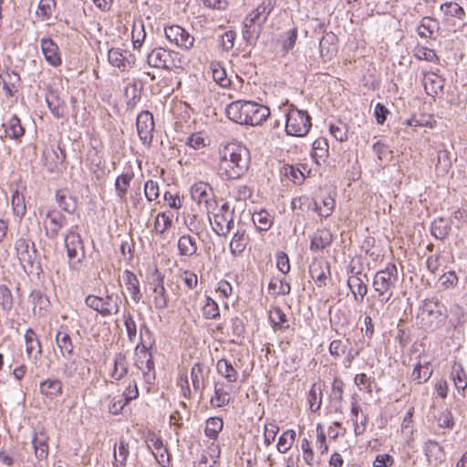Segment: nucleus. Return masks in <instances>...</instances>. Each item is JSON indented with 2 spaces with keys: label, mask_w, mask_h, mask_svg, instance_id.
I'll return each instance as SVG.
<instances>
[{
  "label": "nucleus",
  "mask_w": 467,
  "mask_h": 467,
  "mask_svg": "<svg viewBox=\"0 0 467 467\" xmlns=\"http://www.w3.org/2000/svg\"><path fill=\"white\" fill-rule=\"evenodd\" d=\"M218 174L223 180H236L241 178L249 169V150L236 142L226 144L220 150Z\"/></svg>",
  "instance_id": "obj_1"
},
{
  "label": "nucleus",
  "mask_w": 467,
  "mask_h": 467,
  "mask_svg": "<svg viewBox=\"0 0 467 467\" xmlns=\"http://www.w3.org/2000/svg\"><path fill=\"white\" fill-rule=\"evenodd\" d=\"M398 279V268L393 263H388L384 269L376 272L372 286L380 302L388 303L391 299Z\"/></svg>",
  "instance_id": "obj_2"
},
{
  "label": "nucleus",
  "mask_w": 467,
  "mask_h": 467,
  "mask_svg": "<svg viewBox=\"0 0 467 467\" xmlns=\"http://www.w3.org/2000/svg\"><path fill=\"white\" fill-rule=\"evenodd\" d=\"M68 265L72 270H79L86 259V250L81 235L78 233V225L71 226L64 236Z\"/></svg>",
  "instance_id": "obj_3"
},
{
  "label": "nucleus",
  "mask_w": 467,
  "mask_h": 467,
  "mask_svg": "<svg viewBox=\"0 0 467 467\" xmlns=\"http://www.w3.org/2000/svg\"><path fill=\"white\" fill-rule=\"evenodd\" d=\"M285 119V131L290 136L304 137L312 126L311 117L307 111L298 109L295 105L289 106Z\"/></svg>",
  "instance_id": "obj_4"
},
{
  "label": "nucleus",
  "mask_w": 467,
  "mask_h": 467,
  "mask_svg": "<svg viewBox=\"0 0 467 467\" xmlns=\"http://www.w3.org/2000/svg\"><path fill=\"white\" fill-rule=\"evenodd\" d=\"M421 311L422 319L426 320L431 330L441 327L448 317L446 306L434 297L427 298L423 301Z\"/></svg>",
  "instance_id": "obj_5"
},
{
  "label": "nucleus",
  "mask_w": 467,
  "mask_h": 467,
  "mask_svg": "<svg viewBox=\"0 0 467 467\" xmlns=\"http://www.w3.org/2000/svg\"><path fill=\"white\" fill-rule=\"evenodd\" d=\"M85 303L102 317H109L119 312L121 301L119 296L115 294H108L105 297L88 295Z\"/></svg>",
  "instance_id": "obj_6"
},
{
  "label": "nucleus",
  "mask_w": 467,
  "mask_h": 467,
  "mask_svg": "<svg viewBox=\"0 0 467 467\" xmlns=\"http://www.w3.org/2000/svg\"><path fill=\"white\" fill-rule=\"evenodd\" d=\"M66 222V216L59 211L55 209L47 211L43 222L45 235L50 240H57Z\"/></svg>",
  "instance_id": "obj_7"
},
{
  "label": "nucleus",
  "mask_w": 467,
  "mask_h": 467,
  "mask_svg": "<svg viewBox=\"0 0 467 467\" xmlns=\"http://www.w3.org/2000/svg\"><path fill=\"white\" fill-rule=\"evenodd\" d=\"M166 38L177 47L188 50L193 47L194 37L183 27L172 25L164 28Z\"/></svg>",
  "instance_id": "obj_8"
},
{
  "label": "nucleus",
  "mask_w": 467,
  "mask_h": 467,
  "mask_svg": "<svg viewBox=\"0 0 467 467\" xmlns=\"http://www.w3.org/2000/svg\"><path fill=\"white\" fill-rule=\"evenodd\" d=\"M192 199L199 204L204 203L208 213L217 205L212 187L208 183L198 182L191 188Z\"/></svg>",
  "instance_id": "obj_9"
},
{
  "label": "nucleus",
  "mask_w": 467,
  "mask_h": 467,
  "mask_svg": "<svg viewBox=\"0 0 467 467\" xmlns=\"http://www.w3.org/2000/svg\"><path fill=\"white\" fill-rule=\"evenodd\" d=\"M15 248L20 263L24 266L26 264L32 267L38 254L34 242L30 239L20 237L16 241Z\"/></svg>",
  "instance_id": "obj_10"
},
{
  "label": "nucleus",
  "mask_w": 467,
  "mask_h": 467,
  "mask_svg": "<svg viewBox=\"0 0 467 467\" xmlns=\"http://www.w3.org/2000/svg\"><path fill=\"white\" fill-rule=\"evenodd\" d=\"M137 131L140 140L144 144L150 145L153 139L154 120L153 115L148 111H141L137 116Z\"/></svg>",
  "instance_id": "obj_11"
},
{
  "label": "nucleus",
  "mask_w": 467,
  "mask_h": 467,
  "mask_svg": "<svg viewBox=\"0 0 467 467\" xmlns=\"http://www.w3.org/2000/svg\"><path fill=\"white\" fill-rule=\"evenodd\" d=\"M43 155L45 165L49 171H58L61 167H64L67 154L65 149L61 148L59 144L47 148Z\"/></svg>",
  "instance_id": "obj_12"
},
{
  "label": "nucleus",
  "mask_w": 467,
  "mask_h": 467,
  "mask_svg": "<svg viewBox=\"0 0 467 467\" xmlns=\"http://www.w3.org/2000/svg\"><path fill=\"white\" fill-rule=\"evenodd\" d=\"M63 374L66 378L76 380L83 379L89 373L87 359L72 358L63 365Z\"/></svg>",
  "instance_id": "obj_13"
},
{
  "label": "nucleus",
  "mask_w": 467,
  "mask_h": 467,
  "mask_svg": "<svg viewBox=\"0 0 467 467\" xmlns=\"http://www.w3.org/2000/svg\"><path fill=\"white\" fill-rule=\"evenodd\" d=\"M154 279L151 283L153 303L156 309H164L168 306V295L164 287V275L158 269L155 270Z\"/></svg>",
  "instance_id": "obj_14"
},
{
  "label": "nucleus",
  "mask_w": 467,
  "mask_h": 467,
  "mask_svg": "<svg viewBox=\"0 0 467 467\" xmlns=\"http://www.w3.org/2000/svg\"><path fill=\"white\" fill-rule=\"evenodd\" d=\"M108 60L111 66L124 72L128 70L130 64H134L135 58L127 50L112 47L108 52Z\"/></svg>",
  "instance_id": "obj_15"
},
{
  "label": "nucleus",
  "mask_w": 467,
  "mask_h": 467,
  "mask_svg": "<svg viewBox=\"0 0 467 467\" xmlns=\"http://www.w3.org/2000/svg\"><path fill=\"white\" fill-rule=\"evenodd\" d=\"M270 115L268 107L256 103L254 101H247V124L251 126L261 125Z\"/></svg>",
  "instance_id": "obj_16"
},
{
  "label": "nucleus",
  "mask_w": 467,
  "mask_h": 467,
  "mask_svg": "<svg viewBox=\"0 0 467 467\" xmlns=\"http://www.w3.org/2000/svg\"><path fill=\"white\" fill-rule=\"evenodd\" d=\"M308 272L318 287L325 286L326 280L331 275L329 263L323 260H313L309 265Z\"/></svg>",
  "instance_id": "obj_17"
},
{
  "label": "nucleus",
  "mask_w": 467,
  "mask_h": 467,
  "mask_svg": "<svg viewBox=\"0 0 467 467\" xmlns=\"http://www.w3.org/2000/svg\"><path fill=\"white\" fill-rule=\"evenodd\" d=\"M40 46L45 59L50 66L57 67L62 64L59 47L53 39L44 37L40 40Z\"/></svg>",
  "instance_id": "obj_18"
},
{
  "label": "nucleus",
  "mask_w": 467,
  "mask_h": 467,
  "mask_svg": "<svg viewBox=\"0 0 467 467\" xmlns=\"http://www.w3.org/2000/svg\"><path fill=\"white\" fill-rule=\"evenodd\" d=\"M227 117L241 125L247 124V101L236 100L230 103L225 109Z\"/></svg>",
  "instance_id": "obj_19"
},
{
  "label": "nucleus",
  "mask_w": 467,
  "mask_h": 467,
  "mask_svg": "<svg viewBox=\"0 0 467 467\" xmlns=\"http://www.w3.org/2000/svg\"><path fill=\"white\" fill-rule=\"evenodd\" d=\"M424 454L430 464L434 466L438 465L443 461L444 451L443 447L437 441L428 440L423 446Z\"/></svg>",
  "instance_id": "obj_20"
},
{
  "label": "nucleus",
  "mask_w": 467,
  "mask_h": 467,
  "mask_svg": "<svg viewBox=\"0 0 467 467\" xmlns=\"http://www.w3.org/2000/svg\"><path fill=\"white\" fill-rule=\"evenodd\" d=\"M150 347L151 345L148 347L145 343H141V347L138 349L140 352V359H145L144 365L148 368V370H144V381L147 384H153L155 380L154 362L152 355L149 351Z\"/></svg>",
  "instance_id": "obj_21"
},
{
  "label": "nucleus",
  "mask_w": 467,
  "mask_h": 467,
  "mask_svg": "<svg viewBox=\"0 0 467 467\" xmlns=\"http://www.w3.org/2000/svg\"><path fill=\"white\" fill-rule=\"evenodd\" d=\"M56 344L63 357H70L74 352V345L71 337L67 331V327L63 326L57 330L56 334Z\"/></svg>",
  "instance_id": "obj_22"
},
{
  "label": "nucleus",
  "mask_w": 467,
  "mask_h": 467,
  "mask_svg": "<svg viewBox=\"0 0 467 467\" xmlns=\"http://www.w3.org/2000/svg\"><path fill=\"white\" fill-rule=\"evenodd\" d=\"M424 88L429 96L435 97L442 91L445 79L434 72L425 74Z\"/></svg>",
  "instance_id": "obj_23"
},
{
  "label": "nucleus",
  "mask_w": 467,
  "mask_h": 467,
  "mask_svg": "<svg viewBox=\"0 0 467 467\" xmlns=\"http://www.w3.org/2000/svg\"><path fill=\"white\" fill-rule=\"evenodd\" d=\"M123 282L131 296V299L135 303H139L142 298V294L140 288V282L137 276L130 270L123 272Z\"/></svg>",
  "instance_id": "obj_24"
},
{
  "label": "nucleus",
  "mask_w": 467,
  "mask_h": 467,
  "mask_svg": "<svg viewBox=\"0 0 467 467\" xmlns=\"http://www.w3.org/2000/svg\"><path fill=\"white\" fill-rule=\"evenodd\" d=\"M214 231L219 235L226 236L234 228V210L230 213H218L214 214Z\"/></svg>",
  "instance_id": "obj_25"
},
{
  "label": "nucleus",
  "mask_w": 467,
  "mask_h": 467,
  "mask_svg": "<svg viewBox=\"0 0 467 467\" xmlns=\"http://www.w3.org/2000/svg\"><path fill=\"white\" fill-rule=\"evenodd\" d=\"M62 388L63 384L61 380L57 379H47L40 382L39 385L40 393L50 400H54L61 395Z\"/></svg>",
  "instance_id": "obj_26"
},
{
  "label": "nucleus",
  "mask_w": 467,
  "mask_h": 467,
  "mask_svg": "<svg viewBox=\"0 0 467 467\" xmlns=\"http://www.w3.org/2000/svg\"><path fill=\"white\" fill-rule=\"evenodd\" d=\"M451 378L458 391H462V395L465 396L467 389V374L460 362H454L451 367Z\"/></svg>",
  "instance_id": "obj_27"
},
{
  "label": "nucleus",
  "mask_w": 467,
  "mask_h": 467,
  "mask_svg": "<svg viewBox=\"0 0 467 467\" xmlns=\"http://www.w3.org/2000/svg\"><path fill=\"white\" fill-rule=\"evenodd\" d=\"M348 286L353 294L354 300L362 303L364 296L368 293V286L362 276H348Z\"/></svg>",
  "instance_id": "obj_28"
},
{
  "label": "nucleus",
  "mask_w": 467,
  "mask_h": 467,
  "mask_svg": "<svg viewBox=\"0 0 467 467\" xmlns=\"http://www.w3.org/2000/svg\"><path fill=\"white\" fill-rule=\"evenodd\" d=\"M56 201L59 207L69 214H73L78 208L77 198L70 195L67 190H58L56 193Z\"/></svg>",
  "instance_id": "obj_29"
},
{
  "label": "nucleus",
  "mask_w": 467,
  "mask_h": 467,
  "mask_svg": "<svg viewBox=\"0 0 467 467\" xmlns=\"http://www.w3.org/2000/svg\"><path fill=\"white\" fill-rule=\"evenodd\" d=\"M451 230V222L443 217H439L431 223V233L436 239L444 240Z\"/></svg>",
  "instance_id": "obj_30"
},
{
  "label": "nucleus",
  "mask_w": 467,
  "mask_h": 467,
  "mask_svg": "<svg viewBox=\"0 0 467 467\" xmlns=\"http://www.w3.org/2000/svg\"><path fill=\"white\" fill-rule=\"evenodd\" d=\"M30 300L33 304L34 314L44 317L50 304L47 296L39 290H34L30 294Z\"/></svg>",
  "instance_id": "obj_31"
},
{
  "label": "nucleus",
  "mask_w": 467,
  "mask_h": 467,
  "mask_svg": "<svg viewBox=\"0 0 467 467\" xmlns=\"http://www.w3.org/2000/svg\"><path fill=\"white\" fill-rule=\"evenodd\" d=\"M5 136L13 140H19L25 134V129L21 124L20 119L13 115L5 123L3 124Z\"/></svg>",
  "instance_id": "obj_32"
},
{
  "label": "nucleus",
  "mask_w": 467,
  "mask_h": 467,
  "mask_svg": "<svg viewBox=\"0 0 467 467\" xmlns=\"http://www.w3.org/2000/svg\"><path fill=\"white\" fill-rule=\"evenodd\" d=\"M48 437L44 431L34 433L32 444L35 450V455L38 460L46 459L48 455Z\"/></svg>",
  "instance_id": "obj_33"
},
{
  "label": "nucleus",
  "mask_w": 467,
  "mask_h": 467,
  "mask_svg": "<svg viewBox=\"0 0 467 467\" xmlns=\"http://www.w3.org/2000/svg\"><path fill=\"white\" fill-rule=\"evenodd\" d=\"M440 23L431 16H424L417 27V33L420 37L431 38L435 31L439 30Z\"/></svg>",
  "instance_id": "obj_34"
},
{
  "label": "nucleus",
  "mask_w": 467,
  "mask_h": 467,
  "mask_svg": "<svg viewBox=\"0 0 467 467\" xmlns=\"http://www.w3.org/2000/svg\"><path fill=\"white\" fill-rule=\"evenodd\" d=\"M432 372L430 362H418L413 368L410 379L417 384H422L431 377Z\"/></svg>",
  "instance_id": "obj_35"
},
{
  "label": "nucleus",
  "mask_w": 467,
  "mask_h": 467,
  "mask_svg": "<svg viewBox=\"0 0 467 467\" xmlns=\"http://www.w3.org/2000/svg\"><path fill=\"white\" fill-rule=\"evenodd\" d=\"M129 371V364L126 355L119 352L116 354L114 358V368L111 373V378L114 380H120L127 376Z\"/></svg>",
  "instance_id": "obj_36"
},
{
  "label": "nucleus",
  "mask_w": 467,
  "mask_h": 467,
  "mask_svg": "<svg viewBox=\"0 0 467 467\" xmlns=\"http://www.w3.org/2000/svg\"><path fill=\"white\" fill-rule=\"evenodd\" d=\"M332 242V234L329 231H318L317 232L310 242V250L313 252H317L323 250L327 246H328Z\"/></svg>",
  "instance_id": "obj_37"
},
{
  "label": "nucleus",
  "mask_w": 467,
  "mask_h": 467,
  "mask_svg": "<svg viewBox=\"0 0 467 467\" xmlns=\"http://www.w3.org/2000/svg\"><path fill=\"white\" fill-rule=\"evenodd\" d=\"M217 372L230 383L236 382L238 379V372L233 367L232 363L225 359L221 358L216 363Z\"/></svg>",
  "instance_id": "obj_38"
},
{
  "label": "nucleus",
  "mask_w": 467,
  "mask_h": 467,
  "mask_svg": "<svg viewBox=\"0 0 467 467\" xmlns=\"http://www.w3.org/2000/svg\"><path fill=\"white\" fill-rule=\"evenodd\" d=\"M178 249L181 255L192 256L196 254L198 246L192 236L184 234L179 238Z\"/></svg>",
  "instance_id": "obj_39"
},
{
  "label": "nucleus",
  "mask_w": 467,
  "mask_h": 467,
  "mask_svg": "<svg viewBox=\"0 0 467 467\" xmlns=\"http://www.w3.org/2000/svg\"><path fill=\"white\" fill-rule=\"evenodd\" d=\"M46 101L52 115L57 119L64 117L63 105L64 102L60 99L56 91H49L46 97Z\"/></svg>",
  "instance_id": "obj_40"
},
{
  "label": "nucleus",
  "mask_w": 467,
  "mask_h": 467,
  "mask_svg": "<svg viewBox=\"0 0 467 467\" xmlns=\"http://www.w3.org/2000/svg\"><path fill=\"white\" fill-rule=\"evenodd\" d=\"M323 387L324 383L316 382L312 385L308 392L307 400L310 406V410L314 412L320 409L322 403L321 392Z\"/></svg>",
  "instance_id": "obj_41"
},
{
  "label": "nucleus",
  "mask_w": 467,
  "mask_h": 467,
  "mask_svg": "<svg viewBox=\"0 0 467 467\" xmlns=\"http://www.w3.org/2000/svg\"><path fill=\"white\" fill-rule=\"evenodd\" d=\"M269 320L272 324L273 329L275 331L277 329L288 328V325H285L288 322L286 318V315L279 306L273 307L269 312Z\"/></svg>",
  "instance_id": "obj_42"
},
{
  "label": "nucleus",
  "mask_w": 467,
  "mask_h": 467,
  "mask_svg": "<svg viewBox=\"0 0 467 467\" xmlns=\"http://www.w3.org/2000/svg\"><path fill=\"white\" fill-rule=\"evenodd\" d=\"M163 62L161 63L162 69L172 70L174 68L182 67V60L180 54L175 51L163 49Z\"/></svg>",
  "instance_id": "obj_43"
},
{
  "label": "nucleus",
  "mask_w": 467,
  "mask_h": 467,
  "mask_svg": "<svg viewBox=\"0 0 467 467\" xmlns=\"http://www.w3.org/2000/svg\"><path fill=\"white\" fill-rule=\"evenodd\" d=\"M130 454L129 444L124 440H119L117 451V444L114 446V461L116 467H125Z\"/></svg>",
  "instance_id": "obj_44"
},
{
  "label": "nucleus",
  "mask_w": 467,
  "mask_h": 467,
  "mask_svg": "<svg viewBox=\"0 0 467 467\" xmlns=\"http://www.w3.org/2000/svg\"><path fill=\"white\" fill-rule=\"evenodd\" d=\"M275 5V0H264L252 13L257 17L260 24H264Z\"/></svg>",
  "instance_id": "obj_45"
},
{
  "label": "nucleus",
  "mask_w": 467,
  "mask_h": 467,
  "mask_svg": "<svg viewBox=\"0 0 467 467\" xmlns=\"http://www.w3.org/2000/svg\"><path fill=\"white\" fill-rule=\"evenodd\" d=\"M252 220L259 231H267L273 223L271 215L265 210L254 213Z\"/></svg>",
  "instance_id": "obj_46"
},
{
  "label": "nucleus",
  "mask_w": 467,
  "mask_h": 467,
  "mask_svg": "<svg viewBox=\"0 0 467 467\" xmlns=\"http://www.w3.org/2000/svg\"><path fill=\"white\" fill-rule=\"evenodd\" d=\"M223 421L219 417H211L207 420L206 427L204 430L205 435L215 440L218 437L219 432L223 430Z\"/></svg>",
  "instance_id": "obj_47"
},
{
  "label": "nucleus",
  "mask_w": 467,
  "mask_h": 467,
  "mask_svg": "<svg viewBox=\"0 0 467 467\" xmlns=\"http://www.w3.org/2000/svg\"><path fill=\"white\" fill-rule=\"evenodd\" d=\"M281 173L291 180L295 184H301L305 180L303 171L293 165L285 164L281 169Z\"/></svg>",
  "instance_id": "obj_48"
},
{
  "label": "nucleus",
  "mask_w": 467,
  "mask_h": 467,
  "mask_svg": "<svg viewBox=\"0 0 467 467\" xmlns=\"http://www.w3.org/2000/svg\"><path fill=\"white\" fill-rule=\"evenodd\" d=\"M203 365L201 363H195L191 370V379L194 390H202L204 389V376H203Z\"/></svg>",
  "instance_id": "obj_49"
},
{
  "label": "nucleus",
  "mask_w": 467,
  "mask_h": 467,
  "mask_svg": "<svg viewBox=\"0 0 467 467\" xmlns=\"http://www.w3.org/2000/svg\"><path fill=\"white\" fill-rule=\"evenodd\" d=\"M440 9L445 16L462 20L465 16L464 9L455 2H447L441 5Z\"/></svg>",
  "instance_id": "obj_50"
},
{
  "label": "nucleus",
  "mask_w": 467,
  "mask_h": 467,
  "mask_svg": "<svg viewBox=\"0 0 467 467\" xmlns=\"http://www.w3.org/2000/svg\"><path fill=\"white\" fill-rule=\"evenodd\" d=\"M335 200L331 196H327L322 201V205H319L318 202L315 200L313 210L317 212L322 217H328L332 214L335 208Z\"/></svg>",
  "instance_id": "obj_51"
},
{
  "label": "nucleus",
  "mask_w": 467,
  "mask_h": 467,
  "mask_svg": "<svg viewBox=\"0 0 467 467\" xmlns=\"http://www.w3.org/2000/svg\"><path fill=\"white\" fill-rule=\"evenodd\" d=\"M214 397L211 399V405L214 408H220L226 406L230 403L229 394L223 390L222 387H219V383L214 385Z\"/></svg>",
  "instance_id": "obj_52"
},
{
  "label": "nucleus",
  "mask_w": 467,
  "mask_h": 467,
  "mask_svg": "<svg viewBox=\"0 0 467 467\" xmlns=\"http://www.w3.org/2000/svg\"><path fill=\"white\" fill-rule=\"evenodd\" d=\"M133 175L129 173H122L117 177L115 182V189L117 195L120 200H123L126 196L128 187L132 180Z\"/></svg>",
  "instance_id": "obj_53"
},
{
  "label": "nucleus",
  "mask_w": 467,
  "mask_h": 467,
  "mask_svg": "<svg viewBox=\"0 0 467 467\" xmlns=\"http://www.w3.org/2000/svg\"><path fill=\"white\" fill-rule=\"evenodd\" d=\"M25 341L26 347V353L30 356L33 350L37 348V354H42V348L39 339L37 338L35 331L32 328H28L25 335Z\"/></svg>",
  "instance_id": "obj_54"
},
{
  "label": "nucleus",
  "mask_w": 467,
  "mask_h": 467,
  "mask_svg": "<svg viewBox=\"0 0 467 467\" xmlns=\"http://www.w3.org/2000/svg\"><path fill=\"white\" fill-rule=\"evenodd\" d=\"M296 431L293 430H288L285 431L278 440L277 442V450L281 453L286 452L293 445L296 439Z\"/></svg>",
  "instance_id": "obj_55"
},
{
  "label": "nucleus",
  "mask_w": 467,
  "mask_h": 467,
  "mask_svg": "<svg viewBox=\"0 0 467 467\" xmlns=\"http://www.w3.org/2000/svg\"><path fill=\"white\" fill-rule=\"evenodd\" d=\"M246 247L244 242V233L236 232L230 243V251L234 256L242 254Z\"/></svg>",
  "instance_id": "obj_56"
},
{
  "label": "nucleus",
  "mask_w": 467,
  "mask_h": 467,
  "mask_svg": "<svg viewBox=\"0 0 467 467\" xmlns=\"http://www.w3.org/2000/svg\"><path fill=\"white\" fill-rule=\"evenodd\" d=\"M213 78L216 83L221 87H227L230 84V79L227 78L225 69L220 65V63H213L211 65Z\"/></svg>",
  "instance_id": "obj_57"
},
{
  "label": "nucleus",
  "mask_w": 467,
  "mask_h": 467,
  "mask_svg": "<svg viewBox=\"0 0 467 467\" xmlns=\"http://www.w3.org/2000/svg\"><path fill=\"white\" fill-rule=\"evenodd\" d=\"M329 131L337 140L340 142L348 140V129L346 123L339 121L337 124H330Z\"/></svg>",
  "instance_id": "obj_58"
},
{
  "label": "nucleus",
  "mask_w": 467,
  "mask_h": 467,
  "mask_svg": "<svg viewBox=\"0 0 467 467\" xmlns=\"http://www.w3.org/2000/svg\"><path fill=\"white\" fill-rule=\"evenodd\" d=\"M414 56L419 60H427L434 63H438L440 61L439 57L433 49L424 47H416L414 50Z\"/></svg>",
  "instance_id": "obj_59"
},
{
  "label": "nucleus",
  "mask_w": 467,
  "mask_h": 467,
  "mask_svg": "<svg viewBox=\"0 0 467 467\" xmlns=\"http://www.w3.org/2000/svg\"><path fill=\"white\" fill-rule=\"evenodd\" d=\"M297 40V28L293 27L282 36V49L285 53L292 50Z\"/></svg>",
  "instance_id": "obj_60"
},
{
  "label": "nucleus",
  "mask_w": 467,
  "mask_h": 467,
  "mask_svg": "<svg viewBox=\"0 0 467 467\" xmlns=\"http://www.w3.org/2000/svg\"><path fill=\"white\" fill-rule=\"evenodd\" d=\"M172 221L165 213H160L154 222V230L163 234L171 226Z\"/></svg>",
  "instance_id": "obj_61"
},
{
  "label": "nucleus",
  "mask_w": 467,
  "mask_h": 467,
  "mask_svg": "<svg viewBox=\"0 0 467 467\" xmlns=\"http://www.w3.org/2000/svg\"><path fill=\"white\" fill-rule=\"evenodd\" d=\"M314 199L303 195L294 198L291 202V207L293 210L309 211L314 208Z\"/></svg>",
  "instance_id": "obj_62"
},
{
  "label": "nucleus",
  "mask_w": 467,
  "mask_h": 467,
  "mask_svg": "<svg viewBox=\"0 0 467 467\" xmlns=\"http://www.w3.org/2000/svg\"><path fill=\"white\" fill-rule=\"evenodd\" d=\"M202 315L208 319L217 318L220 316L218 304L212 298L207 297L206 304L202 307Z\"/></svg>",
  "instance_id": "obj_63"
},
{
  "label": "nucleus",
  "mask_w": 467,
  "mask_h": 467,
  "mask_svg": "<svg viewBox=\"0 0 467 467\" xmlns=\"http://www.w3.org/2000/svg\"><path fill=\"white\" fill-rule=\"evenodd\" d=\"M328 154V143L325 138L317 139L313 142V157L325 158Z\"/></svg>",
  "instance_id": "obj_64"
}]
</instances>
